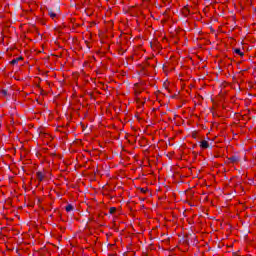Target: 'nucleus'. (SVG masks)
Masks as SVG:
<instances>
[{
	"mask_svg": "<svg viewBox=\"0 0 256 256\" xmlns=\"http://www.w3.org/2000/svg\"><path fill=\"white\" fill-rule=\"evenodd\" d=\"M143 92V88L141 87V84H134V95L136 97V102L139 105H144L145 103V99H141V97H139V95H141V93Z\"/></svg>",
	"mask_w": 256,
	"mask_h": 256,
	"instance_id": "nucleus-1",
	"label": "nucleus"
},
{
	"mask_svg": "<svg viewBox=\"0 0 256 256\" xmlns=\"http://www.w3.org/2000/svg\"><path fill=\"white\" fill-rule=\"evenodd\" d=\"M200 149H209V142L207 140H202L200 142Z\"/></svg>",
	"mask_w": 256,
	"mask_h": 256,
	"instance_id": "nucleus-2",
	"label": "nucleus"
},
{
	"mask_svg": "<svg viewBox=\"0 0 256 256\" xmlns=\"http://www.w3.org/2000/svg\"><path fill=\"white\" fill-rule=\"evenodd\" d=\"M19 61H23V57H17L15 59H13L12 61H10L11 65H17V63H19Z\"/></svg>",
	"mask_w": 256,
	"mask_h": 256,
	"instance_id": "nucleus-3",
	"label": "nucleus"
},
{
	"mask_svg": "<svg viewBox=\"0 0 256 256\" xmlns=\"http://www.w3.org/2000/svg\"><path fill=\"white\" fill-rule=\"evenodd\" d=\"M36 177L38 179V181H43V179H45V174H43V172H37L36 173Z\"/></svg>",
	"mask_w": 256,
	"mask_h": 256,
	"instance_id": "nucleus-4",
	"label": "nucleus"
},
{
	"mask_svg": "<svg viewBox=\"0 0 256 256\" xmlns=\"http://www.w3.org/2000/svg\"><path fill=\"white\" fill-rule=\"evenodd\" d=\"M48 15H49V17H51L53 20L57 19V14H56L54 11H52V10H49V11H48Z\"/></svg>",
	"mask_w": 256,
	"mask_h": 256,
	"instance_id": "nucleus-5",
	"label": "nucleus"
},
{
	"mask_svg": "<svg viewBox=\"0 0 256 256\" xmlns=\"http://www.w3.org/2000/svg\"><path fill=\"white\" fill-rule=\"evenodd\" d=\"M234 53H236V55H240V57H243V52H241V49H235Z\"/></svg>",
	"mask_w": 256,
	"mask_h": 256,
	"instance_id": "nucleus-6",
	"label": "nucleus"
},
{
	"mask_svg": "<svg viewBox=\"0 0 256 256\" xmlns=\"http://www.w3.org/2000/svg\"><path fill=\"white\" fill-rule=\"evenodd\" d=\"M66 211H67V213H69L70 211H73V205L68 204V205L66 206Z\"/></svg>",
	"mask_w": 256,
	"mask_h": 256,
	"instance_id": "nucleus-7",
	"label": "nucleus"
},
{
	"mask_svg": "<svg viewBox=\"0 0 256 256\" xmlns=\"http://www.w3.org/2000/svg\"><path fill=\"white\" fill-rule=\"evenodd\" d=\"M116 211H117V208H115V207H111V208L109 209L110 215H113Z\"/></svg>",
	"mask_w": 256,
	"mask_h": 256,
	"instance_id": "nucleus-8",
	"label": "nucleus"
},
{
	"mask_svg": "<svg viewBox=\"0 0 256 256\" xmlns=\"http://www.w3.org/2000/svg\"><path fill=\"white\" fill-rule=\"evenodd\" d=\"M231 163H237V157L233 156L230 158Z\"/></svg>",
	"mask_w": 256,
	"mask_h": 256,
	"instance_id": "nucleus-9",
	"label": "nucleus"
},
{
	"mask_svg": "<svg viewBox=\"0 0 256 256\" xmlns=\"http://www.w3.org/2000/svg\"><path fill=\"white\" fill-rule=\"evenodd\" d=\"M141 193H147V190H145V188H141Z\"/></svg>",
	"mask_w": 256,
	"mask_h": 256,
	"instance_id": "nucleus-10",
	"label": "nucleus"
}]
</instances>
